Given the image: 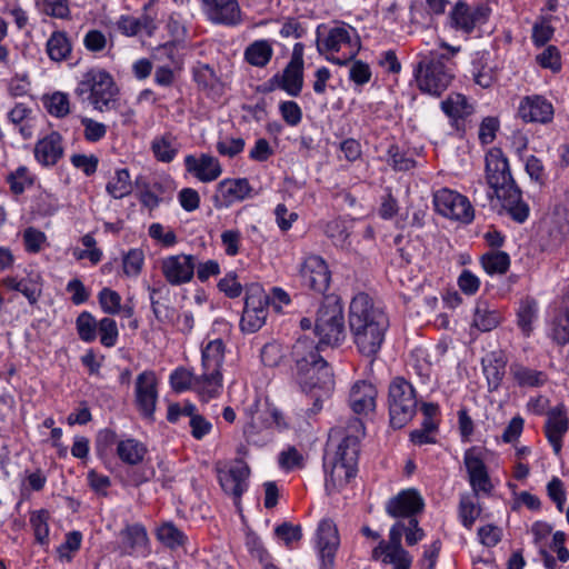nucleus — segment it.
<instances>
[{"label": "nucleus", "instance_id": "603ef678", "mask_svg": "<svg viewBox=\"0 0 569 569\" xmlns=\"http://www.w3.org/2000/svg\"><path fill=\"white\" fill-rule=\"evenodd\" d=\"M22 237L26 251L29 253L40 252L47 243L46 233L34 227L24 229Z\"/></svg>", "mask_w": 569, "mask_h": 569}, {"label": "nucleus", "instance_id": "bb28decb", "mask_svg": "<svg viewBox=\"0 0 569 569\" xmlns=\"http://www.w3.org/2000/svg\"><path fill=\"white\" fill-rule=\"evenodd\" d=\"M406 530V523L398 521L390 529L389 542L386 543L389 548V561L395 566V569H409L412 558L407 550L401 546V538Z\"/></svg>", "mask_w": 569, "mask_h": 569}, {"label": "nucleus", "instance_id": "c9c22d12", "mask_svg": "<svg viewBox=\"0 0 569 569\" xmlns=\"http://www.w3.org/2000/svg\"><path fill=\"white\" fill-rule=\"evenodd\" d=\"M325 467L329 470V476L327 478V488L330 486L332 488H340L347 485L350 479L356 476L357 468L350 467L347 463L338 462L335 460H326Z\"/></svg>", "mask_w": 569, "mask_h": 569}, {"label": "nucleus", "instance_id": "2f4dec72", "mask_svg": "<svg viewBox=\"0 0 569 569\" xmlns=\"http://www.w3.org/2000/svg\"><path fill=\"white\" fill-rule=\"evenodd\" d=\"M123 551L126 553L142 552L147 551V545L149 542L147 531L143 526L134 523L127 526L121 531Z\"/></svg>", "mask_w": 569, "mask_h": 569}, {"label": "nucleus", "instance_id": "a878e982", "mask_svg": "<svg viewBox=\"0 0 569 569\" xmlns=\"http://www.w3.org/2000/svg\"><path fill=\"white\" fill-rule=\"evenodd\" d=\"M271 89L279 88L291 97H298L303 86V67L288 63L281 74H274L270 80Z\"/></svg>", "mask_w": 569, "mask_h": 569}, {"label": "nucleus", "instance_id": "393cba45", "mask_svg": "<svg viewBox=\"0 0 569 569\" xmlns=\"http://www.w3.org/2000/svg\"><path fill=\"white\" fill-rule=\"evenodd\" d=\"M377 393V389L372 383L366 380L355 382L349 395L351 409L358 415H367L373 411Z\"/></svg>", "mask_w": 569, "mask_h": 569}, {"label": "nucleus", "instance_id": "5fc2aeb1", "mask_svg": "<svg viewBox=\"0 0 569 569\" xmlns=\"http://www.w3.org/2000/svg\"><path fill=\"white\" fill-rule=\"evenodd\" d=\"M48 511L40 510L37 513L32 515L30 518L31 526L34 531L36 540L44 545L48 542L49 537V526H48Z\"/></svg>", "mask_w": 569, "mask_h": 569}, {"label": "nucleus", "instance_id": "774afa93", "mask_svg": "<svg viewBox=\"0 0 569 569\" xmlns=\"http://www.w3.org/2000/svg\"><path fill=\"white\" fill-rule=\"evenodd\" d=\"M274 533L279 539L283 540L287 546L293 541H299L302 537L301 527L293 526L290 522H283L279 525L274 529Z\"/></svg>", "mask_w": 569, "mask_h": 569}, {"label": "nucleus", "instance_id": "412c9836", "mask_svg": "<svg viewBox=\"0 0 569 569\" xmlns=\"http://www.w3.org/2000/svg\"><path fill=\"white\" fill-rule=\"evenodd\" d=\"M317 545L322 566L325 569H331L336 551L339 546V536L336 525L331 520H322L317 530Z\"/></svg>", "mask_w": 569, "mask_h": 569}, {"label": "nucleus", "instance_id": "3c124183", "mask_svg": "<svg viewBox=\"0 0 569 569\" xmlns=\"http://www.w3.org/2000/svg\"><path fill=\"white\" fill-rule=\"evenodd\" d=\"M158 539L169 548L182 546L184 542V535L172 523L162 525L157 531Z\"/></svg>", "mask_w": 569, "mask_h": 569}, {"label": "nucleus", "instance_id": "473e14b6", "mask_svg": "<svg viewBox=\"0 0 569 569\" xmlns=\"http://www.w3.org/2000/svg\"><path fill=\"white\" fill-rule=\"evenodd\" d=\"M501 313L498 309L491 308L487 301H478L475 311L472 325L482 332L491 331L501 322Z\"/></svg>", "mask_w": 569, "mask_h": 569}, {"label": "nucleus", "instance_id": "9d476101", "mask_svg": "<svg viewBox=\"0 0 569 569\" xmlns=\"http://www.w3.org/2000/svg\"><path fill=\"white\" fill-rule=\"evenodd\" d=\"M322 345L315 342V340L308 336H301L297 339L292 346L291 357L295 362V369H301L306 367H313L319 369L320 378L322 382L329 383L330 380V366L321 357L320 348Z\"/></svg>", "mask_w": 569, "mask_h": 569}, {"label": "nucleus", "instance_id": "7c9ffc66", "mask_svg": "<svg viewBox=\"0 0 569 569\" xmlns=\"http://www.w3.org/2000/svg\"><path fill=\"white\" fill-rule=\"evenodd\" d=\"M46 52L51 61L61 62L70 59L72 43L66 31L56 30L47 40Z\"/></svg>", "mask_w": 569, "mask_h": 569}, {"label": "nucleus", "instance_id": "1a4fd4ad", "mask_svg": "<svg viewBox=\"0 0 569 569\" xmlns=\"http://www.w3.org/2000/svg\"><path fill=\"white\" fill-rule=\"evenodd\" d=\"M433 204L439 214L462 223H470L475 218V210L469 199L447 188L433 193Z\"/></svg>", "mask_w": 569, "mask_h": 569}, {"label": "nucleus", "instance_id": "e2e57ef3", "mask_svg": "<svg viewBox=\"0 0 569 569\" xmlns=\"http://www.w3.org/2000/svg\"><path fill=\"white\" fill-rule=\"evenodd\" d=\"M81 124L84 127V138L90 142L101 140L107 133V127L90 118H82Z\"/></svg>", "mask_w": 569, "mask_h": 569}, {"label": "nucleus", "instance_id": "20e7f679", "mask_svg": "<svg viewBox=\"0 0 569 569\" xmlns=\"http://www.w3.org/2000/svg\"><path fill=\"white\" fill-rule=\"evenodd\" d=\"M319 345L338 346L346 338L343 307L337 296H327L322 300L315 323Z\"/></svg>", "mask_w": 569, "mask_h": 569}, {"label": "nucleus", "instance_id": "79ce46f5", "mask_svg": "<svg viewBox=\"0 0 569 569\" xmlns=\"http://www.w3.org/2000/svg\"><path fill=\"white\" fill-rule=\"evenodd\" d=\"M107 192L114 199H122L131 193L130 174L127 169H119L114 177L107 183Z\"/></svg>", "mask_w": 569, "mask_h": 569}, {"label": "nucleus", "instance_id": "37998d69", "mask_svg": "<svg viewBox=\"0 0 569 569\" xmlns=\"http://www.w3.org/2000/svg\"><path fill=\"white\" fill-rule=\"evenodd\" d=\"M201 379L200 376H194L184 368L176 369L170 376V383L174 391L181 392L187 389H193L198 392V382Z\"/></svg>", "mask_w": 569, "mask_h": 569}, {"label": "nucleus", "instance_id": "0eeeda50", "mask_svg": "<svg viewBox=\"0 0 569 569\" xmlns=\"http://www.w3.org/2000/svg\"><path fill=\"white\" fill-rule=\"evenodd\" d=\"M321 27L317 29V50L320 54L330 53L326 56L328 61L343 66L351 61L358 53L360 41L357 38L352 42L350 30L346 27H335L329 30L325 38H321Z\"/></svg>", "mask_w": 569, "mask_h": 569}, {"label": "nucleus", "instance_id": "a19ab883", "mask_svg": "<svg viewBox=\"0 0 569 569\" xmlns=\"http://www.w3.org/2000/svg\"><path fill=\"white\" fill-rule=\"evenodd\" d=\"M148 290L152 312L156 319L162 323L171 321L174 316V310L170 308L168 305L160 301L161 293L163 291L168 292L166 286H161L159 288L149 287Z\"/></svg>", "mask_w": 569, "mask_h": 569}, {"label": "nucleus", "instance_id": "2eb2a0df", "mask_svg": "<svg viewBox=\"0 0 569 569\" xmlns=\"http://www.w3.org/2000/svg\"><path fill=\"white\" fill-rule=\"evenodd\" d=\"M201 9L209 21L216 24L237 26L241 22L238 0H200Z\"/></svg>", "mask_w": 569, "mask_h": 569}, {"label": "nucleus", "instance_id": "052dcab7", "mask_svg": "<svg viewBox=\"0 0 569 569\" xmlns=\"http://www.w3.org/2000/svg\"><path fill=\"white\" fill-rule=\"evenodd\" d=\"M536 59L542 68H548L553 72L561 68L560 54L555 46L547 47Z\"/></svg>", "mask_w": 569, "mask_h": 569}, {"label": "nucleus", "instance_id": "6e6552de", "mask_svg": "<svg viewBox=\"0 0 569 569\" xmlns=\"http://www.w3.org/2000/svg\"><path fill=\"white\" fill-rule=\"evenodd\" d=\"M269 296L259 284H251L246 289V299L240 327L242 331L256 332L266 321Z\"/></svg>", "mask_w": 569, "mask_h": 569}, {"label": "nucleus", "instance_id": "c03bdc74", "mask_svg": "<svg viewBox=\"0 0 569 569\" xmlns=\"http://www.w3.org/2000/svg\"><path fill=\"white\" fill-rule=\"evenodd\" d=\"M451 20L455 28L466 33H470L477 26L472 19L471 8L463 2H458L455 6L451 12Z\"/></svg>", "mask_w": 569, "mask_h": 569}, {"label": "nucleus", "instance_id": "b1692460", "mask_svg": "<svg viewBox=\"0 0 569 569\" xmlns=\"http://www.w3.org/2000/svg\"><path fill=\"white\" fill-rule=\"evenodd\" d=\"M184 166L189 173H192L202 182H210L219 178L222 172L217 158L210 154H201L199 158L190 154L184 159Z\"/></svg>", "mask_w": 569, "mask_h": 569}, {"label": "nucleus", "instance_id": "4c0bfd02", "mask_svg": "<svg viewBox=\"0 0 569 569\" xmlns=\"http://www.w3.org/2000/svg\"><path fill=\"white\" fill-rule=\"evenodd\" d=\"M441 109L448 117L453 119L465 118L472 112V107L461 93H450L441 102Z\"/></svg>", "mask_w": 569, "mask_h": 569}, {"label": "nucleus", "instance_id": "680f3d73", "mask_svg": "<svg viewBox=\"0 0 569 569\" xmlns=\"http://www.w3.org/2000/svg\"><path fill=\"white\" fill-rule=\"evenodd\" d=\"M143 264V252L131 249L123 258V271L127 276H138Z\"/></svg>", "mask_w": 569, "mask_h": 569}, {"label": "nucleus", "instance_id": "8fccbe9b", "mask_svg": "<svg viewBox=\"0 0 569 569\" xmlns=\"http://www.w3.org/2000/svg\"><path fill=\"white\" fill-rule=\"evenodd\" d=\"M46 108L51 116L63 118L70 112V102L66 93L54 92L44 101Z\"/></svg>", "mask_w": 569, "mask_h": 569}, {"label": "nucleus", "instance_id": "4d7b16f0", "mask_svg": "<svg viewBox=\"0 0 569 569\" xmlns=\"http://www.w3.org/2000/svg\"><path fill=\"white\" fill-rule=\"evenodd\" d=\"M459 513L463 526L470 529L480 515V508L470 497L463 496L460 499Z\"/></svg>", "mask_w": 569, "mask_h": 569}, {"label": "nucleus", "instance_id": "f3484780", "mask_svg": "<svg viewBox=\"0 0 569 569\" xmlns=\"http://www.w3.org/2000/svg\"><path fill=\"white\" fill-rule=\"evenodd\" d=\"M257 408H258V402L256 401L247 410V412L250 415V421L244 427L243 432L249 441L256 442L254 437L258 433L259 429L262 427H264V428L274 427L279 431H283L289 428V422H288L286 416L278 408L268 407L267 410L264 411V418L261 421H259L261 419L260 416L258 418H256L253 416V412L257 411Z\"/></svg>", "mask_w": 569, "mask_h": 569}, {"label": "nucleus", "instance_id": "09e8293b", "mask_svg": "<svg viewBox=\"0 0 569 569\" xmlns=\"http://www.w3.org/2000/svg\"><path fill=\"white\" fill-rule=\"evenodd\" d=\"M537 305L532 299H526L521 302L518 310V326L521 331L529 336L532 331V322L536 318Z\"/></svg>", "mask_w": 569, "mask_h": 569}, {"label": "nucleus", "instance_id": "e433bc0d", "mask_svg": "<svg viewBox=\"0 0 569 569\" xmlns=\"http://www.w3.org/2000/svg\"><path fill=\"white\" fill-rule=\"evenodd\" d=\"M117 453L124 463L136 466L143 460L147 448L136 439H127L118 442Z\"/></svg>", "mask_w": 569, "mask_h": 569}, {"label": "nucleus", "instance_id": "0e129e2a", "mask_svg": "<svg viewBox=\"0 0 569 569\" xmlns=\"http://www.w3.org/2000/svg\"><path fill=\"white\" fill-rule=\"evenodd\" d=\"M42 11L53 18L68 19L70 17V9L67 0H42Z\"/></svg>", "mask_w": 569, "mask_h": 569}, {"label": "nucleus", "instance_id": "13d9d810", "mask_svg": "<svg viewBox=\"0 0 569 569\" xmlns=\"http://www.w3.org/2000/svg\"><path fill=\"white\" fill-rule=\"evenodd\" d=\"M8 182L10 184V190L14 194H21L24 191L26 186L32 184V179L26 167H19L14 172L8 176Z\"/></svg>", "mask_w": 569, "mask_h": 569}, {"label": "nucleus", "instance_id": "864d4df0", "mask_svg": "<svg viewBox=\"0 0 569 569\" xmlns=\"http://www.w3.org/2000/svg\"><path fill=\"white\" fill-rule=\"evenodd\" d=\"M98 330L100 333V342L102 346L110 348L117 343L118 328L113 319L108 317L101 319L98 323Z\"/></svg>", "mask_w": 569, "mask_h": 569}, {"label": "nucleus", "instance_id": "a211bd4d", "mask_svg": "<svg viewBox=\"0 0 569 569\" xmlns=\"http://www.w3.org/2000/svg\"><path fill=\"white\" fill-rule=\"evenodd\" d=\"M486 178L492 190H499V188L515 181L509 169V162L498 148L491 149L486 154Z\"/></svg>", "mask_w": 569, "mask_h": 569}, {"label": "nucleus", "instance_id": "58836bf2", "mask_svg": "<svg viewBox=\"0 0 569 569\" xmlns=\"http://www.w3.org/2000/svg\"><path fill=\"white\" fill-rule=\"evenodd\" d=\"M272 57L271 44L267 40H257L244 51L248 63L254 67H264Z\"/></svg>", "mask_w": 569, "mask_h": 569}, {"label": "nucleus", "instance_id": "ea45409f", "mask_svg": "<svg viewBox=\"0 0 569 569\" xmlns=\"http://www.w3.org/2000/svg\"><path fill=\"white\" fill-rule=\"evenodd\" d=\"M151 150L157 160L161 162H171L178 152L176 138L171 134L157 137L151 142Z\"/></svg>", "mask_w": 569, "mask_h": 569}, {"label": "nucleus", "instance_id": "f03ea898", "mask_svg": "<svg viewBox=\"0 0 569 569\" xmlns=\"http://www.w3.org/2000/svg\"><path fill=\"white\" fill-rule=\"evenodd\" d=\"M460 47L441 42L438 49L419 53V61L413 74L420 91L439 97L445 92L455 78L453 57Z\"/></svg>", "mask_w": 569, "mask_h": 569}, {"label": "nucleus", "instance_id": "6e6d98bb", "mask_svg": "<svg viewBox=\"0 0 569 569\" xmlns=\"http://www.w3.org/2000/svg\"><path fill=\"white\" fill-rule=\"evenodd\" d=\"M388 162L398 171H409L415 168L416 161L402 153L398 146H390L388 149Z\"/></svg>", "mask_w": 569, "mask_h": 569}, {"label": "nucleus", "instance_id": "49530a36", "mask_svg": "<svg viewBox=\"0 0 569 569\" xmlns=\"http://www.w3.org/2000/svg\"><path fill=\"white\" fill-rule=\"evenodd\" d=\"M512 375L518 385L522 387H537L546 380L543 372L523 366L513 367Z\"/></svg>", "mask_w": 569, "mask_h": 569}, {"label": "nucleus", "instance_id": "bf43d9fd", "mask_svg": "<svg viewBox=\"0 0 569 569\" xmlns=\"http://www.w3.org/2000/svg\"><path fill=\"white\" fill-rule=\"evenodd\" d=\"M121 298L118 292L104 288L99 293V302L104 312L109 315H116L120 311Z\"/></svg>", "mask_w": 569, "mask_h": 569}, {"label": "nucleus", "instance_id": "338daca9", "mask_svg": "<svg viewBox=\"0 0 569 569\" xmlns=\"http://www.w3.org/2000/svg\"><path fill=\"white\" fill-rule=\"evenodd\" d=\"M282 357V347L276 342L264 345L261 350V360L267 367H277L280 363Z\"/></svg>", "mask_w": 569, "mask_h": 569}, {"label": "nucleus", "instance_id": "f8f14e48", "mask_svg": "<svg viewBox=\"0 0 569 569\" xmlns=\"http://www.w3.org/2000/svg\"><path fill=\"white\" fill-rule=\"evenodd\" d=\"M320 367L317 369L313 367H306L301 369H295L293 377L301 390L306 393H311L315 398V406L318 410L321 408L320 402L323 398L328 397L333 389L335 380L333 373L330 369L329 383L322 382L319 373Z\"/></svg>", "mask_w": 569, "mask_h": 569}, {"label": "nucleus", "instance_id": "a18cd8bd", "mask_svg": "<svg viewBox=\"0 0 569 569\" xmlns=\"http://www.w3.org/2000/svg\"><path fill=\"white\" fill-rule=\"evenodd\" d=\"M482 266L485 270L490 274H503L509 269L510 258L503 251L490 252L482 257Z\"/></svg>", "mask_w": 569, "mask_h": 569}, {"label": "nucleus", "instance_id": "ddd939ff", "mask_svg": "<svg viewBox=\"0 0 569 569\" xmlns=\"http://www.w3.org/2000/svg\"><path fill=\"white\" fill-rule=\"evenodd\" d=\"M134 395L141 415L147 419H152L158 400V381L153 371L146 370L138 375Z\"/></svg>", "mask_w": 569, "mask_h": 569}, {"label": "nucleus", "instance_id": "6ab92c4d", "mask_svg": "<svg viewBox=\"0 0 569 569\" xmlns=\"http://www.w3.org/2000/svg\"><path fill=\"white\" fill-rule=\"evenodd\" d=\"M498 200L501 201L502 208L518 223H522L529 216V206L522 200L521 190L512 181L499 190H495Z\"/></svg>", "mask_w": 569, "mask_h": 569}, {"label": "nucleus", "instance_id": "9b49d317", "mask_svg": "<svg viewBox=\"0 0 569 569\" xmlns=\"http://www.w3.org/2000/svg\"><path fill=\"white\" fill-rule=\"evenodd\" d=\"M219 483L222 490L239 500L247 489V479L250 469L242 460H236L230 466L216 467Z\"/></svg>", "mask_w": 569, "mask_h": 569}, {"label": "nucleus", "instance_id": "423d86ee", "mask_svg": "<svg viewBox=\"0 0 569 569\" xmlns=\"http://www.w3.org/2000/svg\"><path fill=\"white\" fill-rule=\"evenodd\" d=\"M417 405L412 385L402 377H396L390 382L388 391L390 425L395 429L405 427L416 415Z\"/></svg>", "mask_w": 569, "mask_h": 569}, {"label": "nucleus", "instance_id": "f257e3e1", "mask_svg": "<svg viewBox=\"0 0 569 569\" xmlns=\"http://www.w3.org/2000/svg\"><path fill=\"white\" fill-rule=\"evenodd\" d=\"M348 323L359 352L366 357L376 356L385 340L389 319L369 295L360 292L352 298Z\"/></svg>", "mask_w": 569, "mask_h": 569}, {"label": "nucleus", "instance_id": "5701e85b", "mask_svg": "<svg viewBox=\"0 0 569 569\" xmlns=\"http://www.w3.org/2000/svg\"><path fill=\"white\" fill-rule=\"evenodd\" d=\"M465 466L469 475V481L475 495L480 491L489 493L492 489L487 468L475 449H468L465 453Z\"/></svg>", "mask_w": 569, "mask_h": 569}, {"label": "nucleus", "instance_id": "dca6fc26", "mask_svg": "<svg viewBox=\"0 0 569 569\" xmlns=\"http://www.w3.org/2000/svg\"><path fill=\"white\" fill-rule=\"evenodd\" d=\"M300 276L306 287L325 293L330 283V271L326 261L319 256H309L300 268Z\"/></svg>", "mask_w": 569, "mask_h": 569}, {"label": "nucleus", "instance_id": "39448f33", "mask_svg": "<svg viewBox=\"0 0 569 569\" xmlns=\"http://www.w3.org/2000/svg\"><path fill=\"white\" fill-rule=\"evenodd\" d=\"M224 359V345L221 339L209 341L202 349L201 379L198 382V393L208 401L217 397L222 388L221 366Z\"/></svg>", "mask_w": 569, "mask_h": 569}, {"label": "nucleus", "instance_id": "aec40b11", "mask_svg": "<svg viewBox=\"0 0 569 569\" xmlns=\"http://www.w3.org/2000/svg\"><path fill=\"white\" fill-rule=\"evenodd\" d=\"M161 270L167 281L172 286L188 282L194 272L193 257L187 254L168 257L162 260Z\"/></svg>", "mask_w": 569, "mask_h": 569}, {"label": "nucleus", "instance_id": "4468645a", "mask_svg": "<svg viewBox=\"0 0 569 569\" xmlns=\"http://www.w3.org/2000/svg\"><path fill=\"white\" fill-rule=\"evenodd\" d=\"M363 423L359 418L348 422L347 433L337 447L332 460L357 468L359 456V437L363 435Z\"/></svg>", "mask_w": 569, "mask_h": 569}, {"label": "nucleus", "instance_id": "cd10ccee", "mask_svg": "<svg viewBox=\"0 0 569 569\" xmlns=\"http://www.w3.org/2000/svg\"><path fill=\"white\" fill-rule=\"evenodd\" d=\"M62 156V137L58 132H51L36 143L34 157L43 166H54Z\"/></svg>", "mask_w": 569, "mask_h": 569}, {"label": "nucleus", "instance_id": "7ed1b4c3", "mask_svg": "<svg viewBox=\"0 0 569 569\" xmlns=\"http://www.w3.org/2000/svg\"><path fill=\"white\" fill-rule=\"evenodd\" d=\"M74 92L78 97L88 99L94 109L102 112L113 107L118 88L109 72L93 68L82 76Z\"/></svg>", "mask_w": 569, "mask_h": 569}, {"label": "nucleus", "instance_id": "4be33fe9", "mask_svg": "<svg viewBox=\"0 0 569 569\" xmlns=\"http://www.w3.org/2000/svg\"><path fill=\"white\" fill-rule=\"evenodd\" d=\"M423 499L415 489L401 491L387 503V512L393 518H413L423 509Z\"/></svg>", "mask_w": 569, "mask_h": 569}, {"label": "nucleus", "instance_id": "de8ad7c7", "mask_svg": "<svg viewBox=\"0 0 569 569\" xmlns=\"http://www.w3.org/2000/svg\"><path fill=\"white\" fill-rule=\"evenodd\" d=\"M98 323L91 313L87 311L81 312L76 321L80 339L86 342L96 340Z\"/></svg>", "mask_w": 569, "mask_h": 569}, {"label": "nucleus", "instance_id": "f704fd0d", "mask_svg": "<svg viewBox=\"0 0 569 569\" xmlns=\"http://www.w3.org/2000/svg\"><path fill=\"white\" fill-rule=\"evenodd\" d=\"M250 190L249 181L244 178L236 180L226 179L219 182L216 198L221 197L223 204H229L236 200H243Z\"/></svg>", "mask_w": 569, "mask_h": 569}, {"label": "nucleus", "instance_id": "72a5a7b5", "mask_svg": "<svg viewBox=\"0 0 569 569\" xmlns=\"http://www.w3.org/2000/svg\"><path fill=\"white\" fill-rule=\"evenodd\" d=\"M483 372L490 390H496L505 376L506 360L500 352H491L482 359Z\"/></svg>", "mask_w": 569, "mask_h": 569}, {"label": "nucleus", "instance_id": "c756f323", "mask_svg": "<svg viewBox=\"0 0 569 569\" xmlns=\"http://www.w3.org/2000/svg\"><path fill=\"white\" fill-rule=\"evenodd\" d=\"M545 429L555 453L558 455L562 448V437L568 430V418L559 409H552L548 413Z\"/></svg>", "mask_w": 569, "mask_h": 569}, {"label": "nucleus", "instance_id": "c85d7f7f", "mask_svg": "<svg viewBox=\"0 0 569 569\" xmlns=\"http://www.w3.org/2000/svg\"><path fill=\"white\" fill-rule=\"evenodd\" d=\"M519 113L525 121L545 123L551 120L553 108L540 96L527 97L520 104Z\"/></svg>", "mask_w": 569, "mask_h": 569}, {"label": "nucleus", "instance_id": "69168bd1", "mask_svg": "<svg viewBox=\"0 0 569 569\" xmlns=\"http://www.w3.org/2000/svg\"><path fill=\"white\" fill-rule=\"evenodd\" d=\"M279 110L283 120L291 127L297 126L302 119V111L295 101L281 102Z\"/></svg>", "mask_w": 569, "mask_h": 569}]
</instances>
